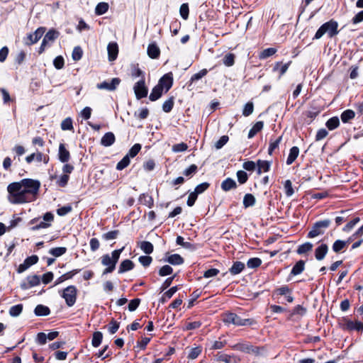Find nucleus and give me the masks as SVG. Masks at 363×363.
Returning a JSON list of instances; mask_svg holds the SVG:
<instances>
[{
    "mask_svg": "<svg viewBox=\"0 0 363 363\" xmlns=\"http://www.w3.org/2000/svg\"><path fill=\"white\" fill-rule=\"evenodd\" d=\"M7 191L10 195L9 201L12 203H23L30 202V199L25 198L21 181L9 184Z\"/></svg>",
    "mask_w": 363,
    "mask_h": 363,
    "instance_id": "1",
    "label": "nucleus"
},
{
    "mask_svg": "<svg viewBox=\"0 0 363 363\" xmlns=\"http://www.w3.org/2000/svg\"><path fill=\"white\" fill-rule=\"evenodd\" d=\"M77 289L75 286L70 285L66 287L61 294V296L65 298L66 304L71 307L74 305L77 300Z\"/></svg>",
    "mask_w": 363,
    "mask_h": 363,
    "instance_id": "7",
    "label": "nucleus"
},
{
    "mask_svg": "<svg viewBox=\"0 0 363 363\" xmlns=\"http://www.w3.org/2000/svg\"><path fill=\"white\" fill-rule=\"evenodd\" d=\"M281 140H282V136H279L277 139H276L274 141H272V140H270L269 147L268 149L269 155H272L274 150L279 147V145L281 143Z\"/></svg>",
    "mask_w": 363,
    "mask_h": 363,
    "instance_id": "51",
    "label": "nucleus"
},
{
    "mask_svg": "<svg viewBox=\"0 0 363 363\" xmlns=\"http://www.w3.org/2000/svg\"><path fill=\"white\" fill-rule=\"evenodd\" d=\"M130 164L129 155H125L116 166L117 169L122 170L125 168Z\"/></svg>",
    "mask_w": 363,
    "mask_h": 363,
    "instance_id": "59",
    "label": "nucleus"
},
{
    "mask_svg": "<svg viewBox=\"0 0 363 363\" xmlns=\"http://www.w3.org/2000/svg\"><path fill=\"white\" fill-rule=\"evenodd\" d=\"M299 155V148L296 146H294L290 149L289 154L286 159V164H291L298 157Z\"/></svg>",
    "mask_w": 363,
    "mask_h": 363,
    "instance_id": "24",
    "label": "nucleus"
},
{
    "mask_svg": "<svg viewBox=\"0 0 363 363\" xmlns=\"http://www.w3.org/2000/svg\"><path fill=\"white\" fill-rule=\"evenodd\" d=\"M45 30V27H40L34 33L28 34L26 38V44L31 45L36 43L42 38Z\"/></svg>",
    "mask_w": 363,
    "mask_h": 363,
    "instance_id": "11",
    "label": "nucleus"
},
{
    "mask_svg": "<svg viewBox=\"0 0 363 363\" xmlns=\"http://www.w3.org/2000/svg\"><path fill=\"white\" fill-rule=\"evenodd\" d=\"M245 267V264L240 262V261H236L233 262L232 267L229 269V272L232 275H237L240 273H241Z\"/></svg>",
    "mask_w": 363,
    "mask_h": 363,
    "instance_id": "21",
    "label": "nucleus"
},
{
    "mask_svg": "<svg viewBox=\"0 0 363 363\" xmlns=\"http://www.w3.org/2000/svg\"><path fill=\"white\" fill-rule=\"evenodd\" d=\"M108 9V4L105 2H101L97 4L95 9V13L96 15H102L105 13Z\"/></svg>",
    "mask_w": 363,
    "mask_h": 363,
    "instance_id": "46",
    "label": "nucleus"
},
{
    "mask_svg": "<svg viewBox=\"0 0 363 363\" xmlns=\"http://www.w3.org/2000/svg\"><path fill=\"white\" fill-rule=\"evenodd\" d=\"M27 282H22L20 285L21 289L23 290H27L31 287L38 286L40 283V277L38 275L28 276Z\"/></svg>",
    "mask_w": 363,
    "mask_h": 363,
    "instance_id": "13",
    "label": "nucleus"
},
{
    "mask_svg": "<svg viewBox=\"0 0 363 363\" xmlns=\"http://www.w3.org/2000/svg\"><path fill=\"white\" fill-rule=\"evenodd\" d=\"M346 328L350 330H363V323L359 321L348 320L346 323Z\"/></svg>",
    "mask_w": 363,
    "mask_h": 363,
    "instance_id": "28",
    "label": "nucleus"
},
{
    "mask_svg": "<svg viewBox=\"0 0 363 363\" xmlns=\"http://www.w3.org/2000/svg\"><path fill=\"white\" fill-rule=\"evenodd\" d=\"M359 220L360 219L359 217L353 218L344 226L342 230L345 232H350L354 227V225L359 222Z\"/></svg>",
    "mask_w": 363,
    "mask_h": 363,
    "instance_id": "57",
    "label": "nucleus"
},
{
    "mask_svg": "<svg viewBox=\"0 0 363 363\" xmlns=\"http://www.w3.org/2000/svg\"><path fill=\"white\" fill-rule=\"evenodd\" d=\"M325 125L329 130H333L339 126L340 120L336 116L332 117L329 120H328Z\"/></svg>",
    "mask_w": 363,
    "mask_h": 363,
    "instance_id": "44",
    "label": "nucleus"
},
{
    "mask_svg": "<svg viewBox=\"0 0 363 363\" xmlns=\"http://www.w3.org/2000/svg\"><path fill=\"white\" fill-rule=\"evenodd\" d=\"M69 179V176L68 174H62L59 179L57 181V185L60 187H65L67 185Z\"/></svg>",
    "mask_w": 363,
    "mask_h": 363,
    "instance_id": "58",
    "label": "nucleus"
},
{
    "mask_svg": "<svg viewBox=\"0 0 363 363\" xmlns=\"http://www.w3.org/2000/svg\"><path fill=\"white\" fill-rule=\"evenodd\" d=\"M67 252V248L65 247H54L50 250L49 253L54 257H58L64 254H65Z\"/></svg>",
    "mask_w": 363,
    "mask_h": 363,
    "instance_id": "45",
    "label": "nucleus"
},
{
    "mask_svg": "<svg viewBox=\"0 0 363 363\" xmlns=\"http://www.w3.org/2000/svg\"><path fill=\"white\" fill-rule=\"evenodd\" d=\"M38 257L37 255H32L28 257L23 262V263L21 264L17 268L16 271L18 274H21L28 269L32 265L36 264L38 262Z\"/></svg>",
    "mask_w": 363,
    "mask_h": 363,
    "instance_id": "12",
    "label": "nucleus"
},
{
    "mask_svg": "<svg viewBox=\"0 0 363 363\" xmlns=\"http://www.w3.org/2000/svg\"><path fill=\"white\" fill-rule=\"evenodd\" d=\"M355 116V113L351 109L344 111L340 116L342 121L345 123H348L350 120L353 119Z\"/></svg>",
    "mask_w": 363,
    "mask_h": 363,
    "instance_id": "31",
    "label": "nucleus"
},
{
    "mask_svg": "<svg viewBox=\"0 0 363 363\" xmlns=\"http://www.w3.org/2000/svg\"><path fill=\"white\" fill-rule=\"evenodd\" d=\"M131 76L133 78L140 77V79H145V73L139 68L138 65L133 66L131 71Z\"/></svg>",
    "mask_w": 363,
    "mask_h": 363,
    "instance_id": "49",
    "label": "nucleus"
},
{
    "mask_svg": "<svg viewBox=\"0 0 363 363\" xmlns=\"http://www.w3.org/2000/svg\"><path fill=\"white\" fill-rule=\"evenodd\" d=\"M96 87L99 89H107L109 91L113 90V79L109 82H103L102 83L97 84Z\"/></svg>",
    "mask_w": 363,
    "mask_h": 363,
    "instance_id": "50",
    "label": "nucleus"
},
{
    "mask_svg": "<svg viewBox=\"0 0 363 363\" xmlns=\"http://www.w3.org/2000/svg\"><path fill=\"white\" fill-rule=\"evenodd\" d=\"M276 52H277V50L274 48H267L260 52L259 57L260 59H266V58L273 55L274 54H275Z\"/></svg>",
    "mask_w": 363,
    "mask_h": 363,
    "instance_id": "53",
    "label": "nucleus"
},
{
    "mask_svg": "<svg viewBox=\"0 0 363 363\" xmlns=\"http://www.w3.org/2000/svg\"><path fill=\"white\" fill-rule=\"evenodd\" d=\"M83 55V51L81 47L77 46L73 49L72 57L74 61L81 60Z\"/></svg>",
    "mask_w": 363,
    "mask_h": 363,
    "instance_id": "56",
    "label": "nucleus"
},
{
    "mask_svg": "<svg viewBox=\"0 0 363 363\" xmlns=\"http://www.w3.org/2000/svg\"><path fill=\"white\" fill-rule=\"evenodd\" d=\"M255 201V197L252 194H246L243 198V206L245 208L253 206Z\"/></svg>",
    "mask_w": 363,
    "mask_h": 363,
    "instance_id": "33",
    "label": "nucleus"
},
{
    "mask_svg": "<svg viewBox=\"0 0 363 363\" xmlns=\"http://www.w3.org/2000/svg\"><path fill=\"white\" fill-rule=\"evenodd\" d=\"M313 244L309 242H306L301 245L298 246L297 250H296V252L298 254V255H303V254H305L308 252H310L311 250H312L313 249Z\"/></svg>",
    "mask_w": 363,
    "mask_h": 363,
    "instance_id": "38",
    "label": "nucleus"
},
{
    "mask_svg": "<svg viewBox=\"0 0 363 363\" xmlns=\"http://www.w3.org/2000/svg\"><path fill=\"white\" fill-rule=\"evenodd\" d=\"M284 188L285 194L287 197L291 196L294 194V190L292 186V182L288 179L284 182Z\"/></svg>",
    "mask_w": 363,
    "mask_h": 363,
    "instance_id": "47",
    "label": "nucleus"
},
{
    "mask_svg": "<svg viewBox=\"0 0 363 363\" xmlns=\"http://www.w3.org/2000/svg\"><path fill=\"white\" fill-rule=\"evenodd\" d=\"M157 84L167 93L173 85V74L169 72L163 75L158 81Z\"/></svg>",
    "mask_w": 363,
    "mask_h": 363,
    "instance_id": "10",
    "label": "nucleus"
},
{
    "mask_svg": "<svg viewBox=\"0 0 363 363\" xmlns=\"http://www.w3.org/2000/svg\"><path fill=\"white\" fill-rule=\"evenodd\" d=\"M208 73V70L206 69H203L200 70L199 72L193 74L191 77L190 82H194L195 81H197L202 77H205Z\"/></svg>",
    "mask_w": 363,
    "mask_h": 363,
    "instance_id": "60",
    "label": "nucleus"
},
{
    "mask_svg": "<svg viewBox=\"0 0 363 363\" xmlns=\"http://www.w3.org/2000/svg\"><path fill=\"white\" fill-rule=\"evenodd\" d=\"M34 313L37 316H46L50 313V310L48 306L39 304L35 308Z\"/></svg>",
    "mask_w": 363,
    "mask_h": 363,
    "instance_id": "26",
    "label": "nucleus"
},
{
    "mask_svg": "<svg viewBox=\"0 0 363 363\" xmlns=\"http://www.w3.org/2000/svg\"><path fill=\"white\" fill-rule=\"evenodd\" d=\"M70 152L66 148L65 144L60 143L59 145V150H58V159L62 163L68 162L70 160Z\"/></svg>",
    "mask_w": 363,
    "mask_h": 363,
    "instance_id": "14",
    "label": "nucleus"
},
{
    "mask_svg": "<svg viewBox=\"0 0 363 363\" xmlns=\"http://www.w3.org/2000/svg\"><path fill=\"white\" fill-rule=\"evenodd\" d=\"M232 348L235 350H238L247 354H253L259 355L260 354V348L255 347L252 344L247 342H240L232 346Z\"/></svg>",
    "mask_w": 363,
    "mask_h": 363,
    "instance_id": "6",
    "label": "nucleus"
},
{
    "mask_svg": "<svg viewBox=\"0 0 363 363\" xmlns=\"http://www.w3.org/2000/svg\"><path fill=\"white\" fill-rule=\"evenodd\" d=\"M254 111V105L252 102H247L243 108L242 115L245 116H249Z\"/></svg>",
    "mask_w": 363,
    "mask_h": 363,
    "instance_id": "61",
    "label": "nucleus"
},
{
    "mask_svg": "<svg viewBox=\"0 0 363 363\" xmlns=\"http://www.w3.org/2000/svg\"><path fill=\"white\" fill-rule=\"evenodd\" d=\"M140 248L147 255L153 252V245L149 241H142L139 245Z\"/></svg>",
    "mask_w": 363,
    "mask_h": 363,
    "instance_id": "36",
    "label": "nucleus"
},
{
    "mask_svg": "<svg viewBox=\"0 0 363 363\" xmlns=\"http://www.w3.org/2000/svg\"><path fill=\"white\" fill-rule=\"evenodd\" d=\"M167 261L174 265H179L184 263V259L178 254H173L168 257Z\"/></svg>",
    "mask_w": 363,
    "mask_h": 363,
    "instance_id": "35",
    "label": "nucleus"
},
{
    "mask_svg": "<svg viewBox=\"0 0 363 363\" xmlns=\"http://www.w3.org/2000/svg\"><path fill=\"white\" fill-rule=\"evenodd\" d=\"M291 64V62H289L286 64H282L281 62H277L273 68L274 71H279V77H281L282 75H284L287 69H289V67Z\"/></svg>",
    "mask_w": 363,
    "mask_h": 363,
    "instance_id": "29",
    "label": "nucleus"
},
{
    "mask_svg": "<svg viewBox=\"0 0 363 363\" xmlns=\"http://www.w3.org/2000/svg\"><path fill=\"white\" fill-rule=\"evenodd\" d=\"M173 272V269L169 265H164L159 270V275L164 277L171 274Z\"/></svg>",
    "mask_w": 363,
    "mask_h": 363,
    "instance_id": "63",
    "label": "nucleus"
},
{
    "mask_svg": "<svg viewBox=\"0 0 363 363\" xmlns=\"http://www.w3.org/2000/svg\"><path fill=\"white\" fill-rule=\"evenodd\" d=\"M223 320L227 325L233 324L237 326L251 325L252 323L250 319H242L234 313H225Z\"/></svg>",
    "mask_w": 363,
    "mask_h": 363,
    "instance_id": "5",
    "label": "nucleus"
},
{
    "mask_svg": "<svg viewBox=\"0 0 363 363\" xmlns=\"http://www.w3.org/2000/svg\"><path fill=\"white\" fill-rule=\"evenodd\" d=\"M202 348L200 346L193 347L190 350L188 358L191 359H196L201 353Z\"/></svg>",
    "mask_w": 363,
    "mask_h": 363,
    "instance_id": "48",
    "label": "nucleus"
},
{
    "mask_svg": "<svg viewBox=\"0 0 363 363\" xmlns=\"http://www.w3.org/2000/svg\"><path fill=\"white\" fill-rule=\"evenodd\" d=\"M134 93L137 99L140 100L147 96L148 88L145 85V79H140L133 86Z\"/></svg>",
    "mask_w": 363,
    "mask_h": 363,
    "instance_id": "8",
    "label": "nucleus"
},
{
    "mask_svg": "<svg viewBox=\"0 0 363 363\" xmlns=\"http://www.w3.org/2000/svg\"><path fill=\"white\" fill-rule=\"evenodd\" d=\"M80 271H81V269H73L70 272H68L62 274V276H60L55 280L54 286H57L67 279H72L74 275L78 274Z\"/></svg>",
    "mask_w": 363,
    "mask_h": 363,
    "instance_id": "17",
    "label": "nucleus"
},
{
    "mask_svg": "<svg viewBox=\"0 0 363 363\" xmlns=\"http://www.w3.org/2000/svg\"><path fill=\"white\" fill-rule=\"evenodd\" d=\"M348 242H349V241L337 240L335 241V242L333 245V247H332L333 250L335 252H339L345 247V246L347 245V244Z\"/></svg>",
    "mask_w": 363,
    "mask_h": 363,
    "instance_id": "43",
    "label": "nucleus"
},
{
    "mask_svg": "<svg viewBox=\"0 0 363 363\" xmlns=\"http://www.w3.org/2000/svg\"><path fill=\"white\" fill-rule=\"evenodd\" d=\"M134 263L130 259L123 260L119 267L118 272L119 274H123L124 272H128L134 268Z\"/></svg>",
    "mask_w": 363,
    "mask_h": 363,
    "instance_id": "23",
    "label": "nucleus"
},
{
    "mask_svg": "<svg viewBox=\"0 0 363 363\" xmlns=\"http://www.w3.org/2000/svg\"><path fill=\"white\" fill-rule=\"evenodd\" d=\"M140 203L152 208L154 205V201L152 196L147 194H143L139 197Z\"/></svg>",
    "mask_w": 363,
    "mask_h": 363,
    "instance_id": "25",
    "label": "nucleus"
},
{
    "mask_svg": "<svg viewBox=\"0 0 363 363\" xmlns=\"http://www.w3.org/2000/svg\"><path fill=\"white\" fill-rule=\"evenodd\" d=\"M140 150L141 145L139 143H136L130 149L126 155H129V157H134L138 154Z\"/></svg>",
    "mask_w": 363,
    "mask_h": 363,
    "instance_id": "62",
    "label": "nucleus"
},
{
    "mask_svg": "<svg viewBox=\"0 0 363 363\" xmlns=\"http://www.w3.org/2000/svg\"><path fill=\"white\" fill-rule=\"evenodd\" d=\"M147 52L150 58L157 59L160 55V49L155 43H152L148 45Z\"/></svg>",
    "mask_w": 363,
    "mask_h": 363,
    "instance_id": "18",
    "label": "nucleus"
},
{
    "mask_svg": "<svg viewBox=\"0 0 363 363\" xmlns=\"http://www.w3.org/2000/svg\"><path fill=\"white\" fill-rule=\"evenodd\" d=\"M328 252V246L325 243H322L315 250V257L317 260H323Z\"/></svg>",
    "mask_w": 363,
    "mask_h": 363,
    "instance_id": "15",
    "label": "nucleus"
},
{
    "mask_svg": "<svg viewBox=\"0 0 363 363\" xmlns=\"http://www.w3.org/2000/svg\"><path fill=\"white\" fill-rule=\"evenodd\" d=\"M264 127L262 121H257L250 130L248 133V138H252L257 133L261 131Z\"/></svg>",
    "mask_w": 363,
    "mask_h": 363,
    "instance_id": "30",
    "label": "nucleus"
},
{
    "mask_svg": "<svg viewBox=\"0 0 363 363\" xmlns=\"http://www.w3.org/2000/svg\"><path fill=\"white\" fill-rule=\"evenodd\" d=\"M102 339H103V334L101 332H99V331L94 332L93 334L92 341H91L92 346L94 347H99L102 342Z\"/></svg>",
    "mask_w": 363,
    "mask_h": 363,
    "instance_id": "41",
    "label": "nucleus"
},
{
    "mask_svg": "<svg viewBox=\"0 0 363 363\" xmlns=\"http://www.w3.org/2000/svg\"><path fill=\"white\" fill-rule=\"evenodd\" d=\"M101 144L105 147H108L113 144V133H106L101 140Z\"/></svg>",
    "mask_w": 363,
    "mask_h": 363,
    "instance_id": "32",
    "label": "nucleus"
},
{
    "mask_svg": "<svg viewBox=\"0 0 363 363\" xmlns=\"http://www.w3.org/2000/svg\"><path fill=\"white\" fill-rule=\"evenodd\" d=\"M177 286H173L170 288L168 291L164 293L160 301L162 303H164L168 299L172 297V296L177 292Z\"/></svg>",
    "mask_w": 363,
    "mask_h": 363,
    "instance_id": "37",
    "label": "nucleus"
},
{
    "mask_svg": "<svg viewBox=\"0 0 363 363\" xmlns=\"http://www.w3.org/2000/svg\"><path fill=\"white\" fill-rule=\"evenodd\" d=\"M257 174H261L262 172H267L270 169L271 162L267 160H258L257 162Z\"/></svg>",
    "mask_w": 363,
    "mask_h": 363,
    "instance_id": "20",
    "label": "nucleus"
},
{
    "mask_svg": "<svg viewBox=\"0 0 363 363\" xmlns=\"http://www.w3.org/2000/svg\"><path fill=\"white\" fill-rule=\"evenodd\" d=\"M262 264V260L258 258V257H253V258H250L247 262V267L249 268H257L258 267H259Z\"/></svg>",
    "mask_w": 363,
    "mask_h": 363,
    "instance_id": "55",
    "label": "nucleus"
},
{
    "mask_svg": "<svg viewBox=\"0 0 363 363\" xmlns=\"http://www.w3.org/2000/svg\"><path fill=\"white\" fill-rule=\"evenodd\" d=\"M21 184L25 198L30 199V202L35 201L39 192L40 182L32 179H23Z\"/></svg>",
    "mask_w": 363,
    "mask_h": 363,
    "instance_id": "2",
    "label": "nucleus"
},
{
    "mask_svg": "<svg viewBox=\"0 0 363 363\" xmlns=\"http://www.w3.org/2000/svg\"><path fill=\"white\" fill-rule=\"evenodd\" d=\"M60 36V32L57 31V30L54 29V28H52V29H50L47 33L45 34V37H44V39L49 42V41H51V42H53L55 41L58 37Z\"/></svg>",
    "mask_w": 363,
    "mask_h": 363,
    "instance_id": "34",
    "label": "nucleus"
},
{
    "mask_svg": "<svg viewBox=\"0 0 363 363\" xmlns=\"http://www.w3.org/2000/svg\"><path fill=\"white\" fill-rule=\"evenodd\" d=\"M305 269V262L303 260L298 261L295 265L293 267L291 274L296 276L300 274L303 272Z\"/></svg>",
    "mask_w": 363,
    "mask_h": 363,
    "instance_id": "27",
    "label": "nucleus"
},
{
    "mask_svg": "<svg viewBox=\"0 0 363 363\" xmlns=\"http://www.w3.org/2000/svg\"><path fill=\"white\" fill-rule=\"evenodd\" d=\"M338 23L334 19L324 23L316 31L313 40H318L323 37L324 34H328V37L332 38L339 33Z\"/></svg>",
    "mask_w": 363,
    "mask_h": 363,
    "instance_id": "3",
    "label": "nucleus"
},
{
    "mask_svg": "<svg viewBox=\"0 0 363 363\" xmlns=\"http://www.w3.org/2000/svg\"><path fill=\"white\" fill-rule=\"evenodd\" d=\"M220 186H221V189L224 191H228L232 189H236L237 184L234 179L228 177L222 182Z\"/></svg>",
    "mask_w": 363,
    "mask_h": 363,
    "instance_id": "22",
    "label": "nucleus"
},
{
    "mask_svg": "<svg viewBox=\"0 0 363 363\" xmlns=\"http://www.w3.org/2000/svg\"><path fill=\"white\" fill-rule=\"evenodd\" d=\"M174 99L173 96H171L170 98H169L167 100H166L163 104H162V110L165 113H169L173 107H174Z\"/></svg>",
    "mask_w": 363,
    "mask_h": 363,
    "instance_id": "40",
    "label": "nucleus"
},
{
    "mask_svg": "<svg viewBox=\"0 0 363 363\" xmlns=\"http://www.w3.org/2000/svg\"><path fill=\"white\" fill-rule=\"evenodd\" d=\"M198 170V167L193 164L190 165L188 168L184 169L183 172V174L187 177H191L194 174L196 173Z\"/></svg>",
    "mask_w": 363,
    "mask_h": 363,
    "instance_id": "54",
    "label": "nucleus"
},
{
    "mask_svg": "<svg viewBox=\"0 0 363 363\" xmlns=\"http://www.w3.org/2000/svg\"><path fill=\"white\" fill-rule=\"evenodd\" d=\"M111 256H110L108 254H106L103 255L101 258V264L106 267V268L102 272V277L113 272V251L111 253Z\"/></svg>",
    "mask_w": 363,
    "mask_h": 363,
    "instance_id": "9",
    "label": "nucleus"
},
{
    "mask_svg": "<svg viewBox=\"0 0 363 363\" xmlns=\"http://www.w3.org/2000/svg\"><path fill=\"white\" fill-rule=\"evenodd\" d=\"M218 360L225 363H240L241 358L235 354H221L218 355Z\"/></svg>",
    "mask_w": 363,
    "mask_h": 363,
    "instance_id": "16",
    "label": "nucleus"
},
{
    "mask_svg": "<svg viewBox=\"0 0 363 363\" xmlns=\"http://www.w3.org/2000/svg\"><path fill=\"white\" fill-rule=\"evenodd\" d=\"M235 55L233 53H228L223 58V63L226 67H232L235 64Z\"/></svg>",
    "mask_w": 363,
    "mask_h": 363,
    "instance_id": "39",
    "label": "nucleus"
},
{
    "mask_svg": "<svg viewBox=\"0 0 363 363\" xmlns=\"http://www.w3.org/2000/svg\"><path fill=\"white\" fill-rule=\"evenodd\" d=\"M331 224V220L327 218L315 222L311 230L308 233V238H314L317 236L322 235L325 233V231Z\"/></svg>",
    "mask_w": 363,
    "mask_h": 363,
    "instance_id": "4",
    "label": "nucleus"
},
{
    "mask_svg": "<svg viewBox=\"0 0 363 363\" xmlns=\"http://www.w3.org/2000/svg\"><path fill=\"white\" fill-rule=\"evenodd\" d=\"M320 112V109L315 107H311L310 110L306 112L307 117L313 121Z\"/></svg>",
    "mask_w": 363,
    "mask_h": 363,
    "instance_id": "64",
    "label": "nucleus"
},
{
    "mask_svg": "<svg viewBox=\"0 0 363 363\" xmlns=\"http://www.w3.org/2000/svg\"><path fill=\"white\" fill-rule=\"evenodd\" d=\"M163 94H165L164 91L158 84H157L152 89V91L149 96V99L151 101H155L159 99Z\"/></svg>",
    "mask_w": 363,
    "mask_h": 363,
    "instance_id": "19",
    "label": "nucleus"
},
{
    "mask_svg": "<svg viewBox=\"0 0 363 363\" xmlns=\"http://www.w3.org/2000/svg\"><path fill=\"white\" fill-rule=\"evenodd\" d=\"M23 308V306L21 303L11 306L9 309V315L12 317L18 316L22 313Z\"/></svg>",
    "mask_w": 363,
    "mask_h": 363,
    "instance_id": "42",
    "label": "nucleus"
},
{
    "mask_svg": "<svg viewBox=\"0 0 363 363\" xmlns=\"http://www.w3.org/2000/svg\"><path fill=\"white\" fill-rule=\"evenodd\" d=\"M61 128L63 130H72L74 129L72 120L71 118H67L61 123Z\"/></svg>",
    "mask_w": 363,
    "mask_h": 363,
    "instance_id": "52",
    "label": "nucleus"
}]
</instances>
